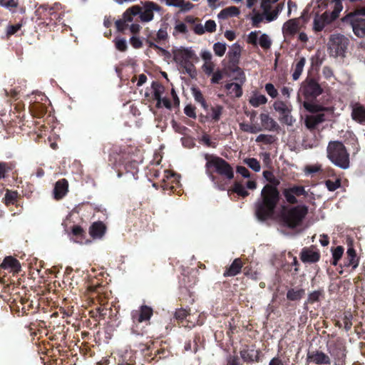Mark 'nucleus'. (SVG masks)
Returning <instances> with one entry per match:
<instances>
[{"label": "nucleus", "instance_id": "c756f323", "mask_svg": "<svg viewBox=\"0 0 365 365\" xmlns=\"http://www.w3.org/2000/svg\"><path fill=\"white\" fill-rule=\"evenodd\" d=\"M140 13V7L134 6L127 9L123 14V19L125 24L133 21V17Z\"/></svg>", "mask_w": 365, "mask_h": 365}, {"label": "nucleus", "instance_id": "4468645a", "mask_svg": "<svg viewBox=\"0 0 365 365\" xmlns=\"http://www.w3.org/2000/svg\"><path fill=\"white\" fill-rule=\"evenodd\" d=\"M160 6L153 1H145L143 4V8H140V18L141 21L148 22L153 19V12L160 11Z\"/></svg>", "mask_w": 365, "mask_h": 365}, {"label": "nucleus", "instance_id": "7ed1b4c3", "mask_svg": "<svg viewBox=\"0 0 365 365\" xmlns=\"http://www.w3.org/2000/svg\"><path fill=\"white\" fill-rule=\"evenodd\" d=\"M308 213L307 205H297L284 211L282 214L283 222L289 228L300 225Z\"/></svg>", "mask_w": 365, "mask_h": 365}, {"label": "nucleus", "instance_id": "ddd939ff", "mask_svg": "<svg viewBox=\"0 0 365 365\" xmlns=\"http://www.w3.org/2000/svg\"><path fill=\"white\" fill-rule=\"evenodd\" d=\"M320 252L316 247L312 245L302 249L299 257L304 263H315L320 259Z\"/></svg>", "mask_w": 365, "mask_h": 365}, {"label": "nucleus", "instance_id": "2f4dec72", "mask_svg": "<svg viewBox=\"0 0 365 365\" xmlns=\"http://www.w3.org/2000/svg\"><path fill=\"white\" fill-rule=\"evenodd\" d=\"M225 88L230 94H234L235 97L240 98L242 95V89L240 84L236 83H230L225 85Z\"/></svg>", "mask_w": 365, "mask_h": 365}, {"label": "nucleus", "instance_id": "603ef678", "mask_svg": "<svg viewBox=\"0 0 365 365\" xmlns=\"http://www.w3.org/2000/svg\"><path fill=\"white\" fill-rule=\"evenodd\" d=\"M215 66L213 62H205L202 66V69L207 76H210L214 72Z\"/></svg>", "mask_w": 365, "mask_h": 365}, {"label": "nucleus", "instance_id": "a19ab883", "mask_svg": "<svg viewBox=\"0 0 365 365\" xmlns=\"http://www.w3.org/2000/svg\"><path fill=\"white\" fill-rule=\"evenodd\" d=\"M213 51L217 56L222 57L226 51V43L217 42L213 45Z\"/></svg>", "mask_w": 365, "mask_h": 365}, {"label": "nucleus", "instance_id": "cd10ccee", "mask_svg": "<svg viewBox=\"0 0 365 365\" xmlns=\"http://www.w3.org/2000/svg\"><path fill=\"white\" fill-rule=\"evenodd\" d=\"M240 13V9L237 7L232 6L221 10L217 16L220 19H227L230 17L237 16Z\"/></svg>", "mask_w": 365, "mask_h": 365}, {"label": "nucleus", "instance_id": "49530a36", "mask_svg": "<svg viewBox=\"0 0 365 365\" xmlns=\"http://www.w3.org/2000/svg\"><path fill=\"white\" fill-rule=\"evenodd\" d=\"M260 33V31H252L249 34L247 38V43L249 44H252L254 46H257V40H258V34Z\"/></svg>", "mask_w": 365, "mask_h": 365}, {"label": "nucleus", "instance_id": "6e6552de", "mask_svg": "<svg viewBox=\"0 0 365 365\" xmlns=\"http://www.w3.org/2000/svg\"><path fill=\"white\" fill-rule=\"evenodd\" d=\"M349 40L341 34L331 35L329 39V49L334 56H344Z\"/></svg>", "mask_w": 365, "mask_h": 365}, {"label": "nucleus", "instance_id": "13d9d810", "mask_svg": "<svg viewBox=\"0 0 365 365\" xmlns=\"http://www.w3.org/2000/svg\"><path fill=\"white\" fill-rule=\"evenodd\" d=\"M184 113L189 117L195 118V107L191 105H187L184 108Z\"/></svg>", "mask_w": 365, "mask_h": 365}, {"label": "nucleus", "instance_id": "4be33fe9", "mask_svg": "<svg viewBox=\"0 0 365 365\" xmlns=\"http://www.w3.org/2000/svg\"><path fill=\"white\" fill-rule=\"evenodd\" d=\"M242 266L243 263L240 258L235 259L231 265L226 269L223 276L225 277L236 276L240 273Z\"/></svg>", "mask_w": 365, "mask_h": 365}, {"label": "nucleus", "instance_id": "f704fd0d", "mask_svg": "<svg viewBox=\"0 0 365 365\" xmlns=\"http://www.w3.org/2000/svg\"><path fill=\"white\" fill-rule=\"evenodd\" d=\"M240 356L243 361L248 364L254 362V350L242 349L240 352Z\"/></svg>", "mask_w": 365, "mask_h": 365}, {"label": "nucleus", "instance_id": "8fccbe9b", "mask_svg": "<svg viewBox=\"0 0 365 365\" xmlns=\"http://www.w3.org/2000/svg\"><path fill=\"white\" fill-rule=\"evenodd\" d=\"M115 48L120 51H125L127 49V43L123 38H115L114 40Z\"/></svg>", "mask_w": 365, "mask_h": 365}, {"label": "nucleus", "instance_id": "423d86ee", "mask_svg": "<svg viewBox=\"0 0 365 365\" xmlns=\"http://www.w3.org/2000/svg\"><path fill=\"white\" fill-rule=\"evenodd\" d=\"M304 108L312 115H307L304 120L306 127L309 130L315 129L321 123L325 120V115L318 113L321 110L322 107L311 102H304Z\"/></svg>", "mask_w": 365, "mask_h": 365}, {"label": "nucleus", "instance_id": "ea45409f", "mask_svg": "<svg viewBox=\"0 0 365 365\" xmlns=\"http://www.w3.org/2000/svg\"><path fill=\"white\" fill-rule=\"evenodd\" d=\"M192 94L195 98V100L197 102L200 103L204 108H207L206 102L204 99V97H203L201 91L197 88H192Z\"/></svg>", "mask_w": 365, "mask_h": 365}, {"label": "nucleus", "instance_id": "39448f33", "mask_svg": "<svg viewBox=\"0 0 365 365\" xmlns=\"http://www.w3.org/2000/svg\"><path fill=\"white\" fill-rule=\"evenodd\" d=\"M300 92L304 96L307 102H311L315 100L323 92V88L319 83L317 79L310 76L309 73L307 77L302 83Z\"/></svg>", "mask_w": 365, "mask_h": 365}, {"label": "nucleus", "instance_id": "5fc2aeb1", "mask_svg": "<svg viewBox=\"0 0 365 365\" xmlns=\"http://www.w3.org/2000/svg\"><path fill=\"white\" fill-rule=\"evenodd\" d=\"M16 196V192L7 191L4 197L5 203L6 205L13 204Z\"/></svg>", "mask_w": 365, "mask_h": 365}, {"label": "nucleus", "instance_id": "aec40b11", "mask_svg": "<svg viewBox=\"0 0 365 365\" xmlns=\"http://www.w3.org/2000/svg\"><path fill=\"white\" fill-rule=\"evenodd\" d=\"M241 54V48L237 43H235L227 53L228 61L232 67H237Z\"/></svg>", "mask_w": 365, "mask_h": 365}, {"label": "nucleus", "instance_id": "774afa93", "mask_svg": "<svg viewBox=\"0 0 365 365\" xmlns=\"http://www.w3.org/2000/svg\"><path fill=\"white\" fill-rule=\"evenodd\" d=\"M269 365H285V364L279 356H275L270 360Z\"/></svg>", "mask_w": 365, "mask_h": 365}, {"label": "nucleus", "instance_id": "e433bc0d", "mask_svg": "<svg viewBox=\"0 0 365 365\" xmlns=\"http://www.w3.org/2000/svg\"><path fill=\"white\" fill-rule=\"evenodd\" d=\"M276 140V137L272 135L260 134L256 138L257 143H263L266 145L272 144Z\"/></svg>", "mask_w": 365, "mask_h": 365}, {"label": "nucleus", "instance_id": "f3484780", "mask_svg": "<svg viewBox=\"0 0 365 365\" xmlns=\"http://www.w3.org/2000/svg\"><path fill=\"white\" fill-rule=\"evenodd\" d=\"M299 30V19H292L286 21L282 27V33L284 36H293Z\"/></svg>", "mask_w": 365, "mask_h": 365}, {"label": "nucleus", "instance_id": "79ce46f5", "mask_svg": "<svg viewBox=\"0 0 365 365\" xmlns=\"http://www.w3.org/2000/svg\"><path fill=\"white\" fill-rule=\"evenodd\" d=\"M259 44L263 49L267 50L271 47L272 41L267 34H263L259 37Z\"/></svg>", "mask_w": 365, "mask_h": 365}, {"label": "nucleus", "instance_id": "58836bf2", "mask_svg": "<svg viewBox=\"0 0 365 365\" xmlns=\"http://www.w3.org/2000/svg\"><path fill=\"white\" fill-rule=\"evenodd\" d=\"M245 163L251 169H252L255 172H259L260 170V164L259 162L254 158H246L244 160Z\"/></svg>", "mask_w": 365, "mask_h": 365}, {"label": "nucleus", "instance_id": "dca6fc26", "mask_svg": "<svg viewBox=\"0 0 365 365\" xmlns=\"http://www.w3.org/2000/svg\"><path fill=\"white\" fill-rule=\"evenodd\" d=\"M152 315V308L146 305L141 306L140 310H135L132 312L133 321L139 323L149 320Z\"/></svg>", "mask_w": 365, "mask_h": 365}, {"label": "nucleus", "instance_id": "6e6d98bb", "mask_svg": "<svg viewBox=\"0 0 365 365\" xmlns=\"http://www.w3.org/2000/svg\"><path fill=\"white\" fill-rule=\"evenodd\" d=\"M212 78H211V83H219L220 81L223 78V73L221 70H217L215 72H213L212 73Z\"/></svg>", "mask_w": 365, "mask_h": 365}, {"label": "nucleus", "instance_id": "473e14b6", "mask_svg": "<svg viewBox=\"0 0 365 365\" xmlns=\"http://www.w3.org/2000/svg\"><path fill=\"white\" fill-rule=\"evenodd\" d=\"M230 191L237 193V195L242 197H245L250 194L248 191L245 190V187L239 182H235L232 187L228 192Z\"/></svg>", "mask_w": 365, "mask_h": 365}, {"label": "nucleus", "instance_id": "a18cd8bd", "mask_svg": "<svg viewBox=\"0 0 365 365\" xmlns=\"http://www.w3.org/2000/svg\"><path fill=\"white\" fill-rule=\"evenodd\" d=\"M321 170H322V166H321V165H319V164L307 165L304 169V172H305L306 175H312L317 173H319Z\"/></svg>", "mask_w": 365, "mask_h": 365}, {"label": "nucleus", "instance_id": "3c124183", "mask_svg": "<svg viewBox=\"0 0 365 365\" xmlns=\"http://www.w3.org/2000/svg\"><path fill=\"white\" fill-rule=\"evenodd\" d=\"M352 319L353 316L351 313L346 314L343 317V323L344 329L348 331L351 329L352 327Z\"/></svg>", "mask_w": 365, "mask_h": 365}, {"label": "nucleus", "instance_id": "0eeeda50", "mask_svg": "<svg viewBox=\"0 0 365 365\" xmlns=\"http://www.w3.org/2000/svg\"><path fill=\"white\" fill-rule=\"evenodd\" d=\"M207 168H214L215 171L222 175L225 176L228 180H232L234 178V172L231 165L223 158L215 157L209 160L206 163Z\"/></svg>", "mask_w": 365, "mask_h": 365}, {"label": "nucleus", "instance_id": "0e129e2a", "mask_svg": "<svg viewBox=\"0 0 365 365\" xmlns=\"http://www.w3.org/2000/svg\"><path fill=\"white\" fill-rule=\"evenodd\" d=\"M115 26L118 31H123L127 26V24H125V21L122 19L115 21Z\"/></svg>", "mask_w": 365, "mask_h": 365}, {"label": "nucleus", "instance_id": "bf43d9fd", "mask_svg": "<svg viewBox=\"0 0 365 365\" xmlns=\"http://www.w3.org/2000/svg\"><path fill=\"white\" fill-rule=\"evenodd\" d=\"M161 1L165 2L169 6L182 8V0H161Z\"/></svg>", "mask_w": 365, "mask_h": 365}, {"label": "nucleus", "instance_id": "de8ad7c7", "mask_svg": "<svg viewBox=\"0 0 365 365\" xmlns=\"http://www.w3.org/2000/svg\"><path fill=\"white\" fill-rule=\"evenodd\" d=\"M325 185L329 191H335L341 186V180L336 179L335 181L327 180L325 181Z\"/></svg>", "mask_w": 365, "mask_h": 365}, {"label": "nucleus", "instance_id": "4d7b16f0", "mask_svg": "<svg viewBox=\"0 0 365 365\" xmlns=\"http://www.w3.org/2000/svg\"><path fill=\"white\" fill-rule=\"evenodd\" d=\"M264 16L262 14L257 13L255 14L252 18V26L258 28L259 27V24L263 21Z\"/></svg>", "mask_w": 365, "mask_h": 365}, {"label": "nucleus", "instance_id": "9b49d317", "mask_svg": "<svg viewBox=\"0 0 365 365\" xmlns=\"http://www.w3.org/2000/svg\"><path fill=\"white\" fill-rule=\"evenodd\" d=\"M282 195L287 202L290 205H295L298 203L297 197L300 196L306 197L307 195V192L304 186L293 185L283 189Z\"/></svg>", "mask_w": 365, "mask_h": 365}, {"label": "nucleus", "instance_id": "a211bd4d", "mask_svg": "<svg viewBox=\"0 0 365 365\" xmlns=\"http://www.w3.org/2000/svg\"><path fill=\"white\" fill-rule=\"evenodd\" d=\"M351 118L361 124L365 123V106L359 103H354L352 106Z\"/></svg>", "mask_w": 365, "mask_h": 365}, {"label": "nucleus", "instance_id": "f257e3e1", "mask_svg": "<svg viewBox=\"0 0 365 365\" xmlns=\"http://www.w3.org/2000/svg\"><path fill=\"white\" fill-rule=\"evenodd\" d=\"M280 200V193L278 188L266 184L260 194V197L255 204V213L260 221L271 218L275 212Z\"/></svg>", "mask_w": 365, "mask_h": 365}, {"label": "nucleus", "instance_id": "bb28decb", "mask_svg": "<svg viewBox=\"0 0 365 365\" xmlns=\"http://www.w3.org/2000/svg\"><path fill=\"white\" fill-rule=\"evenodd\" d=\"M106 231V227L101 222H94L90 227V235L94 238L101 237Z\"/></svg>", "mask_w": 365, "mask_h": 365}, {"label": "nucleus", "instance_id": "7c9ffc66", "mask_svg": "<svg viewBox=\"0 0 365 365\" xmlns=\"http://www.w3.org/2000/svg\"><path fill=\"white\" fill-rule=\"evenodd\" d=\"M282 9L283 4H279L276 6V8L272 11H269L270 9H267V11H264L266 20L269 22L275 20L277 18L279 14L282 10Z\"/></svg>", "mask_w": 365, "mask_h": 365}, {"label": "nucleus", "instance_id": "9d476101", "mask_svg": "<svg viewBox=\"0 0 365 365\" xmlns=\"http://www.w3.org/2000/svg\"><path fill=\"white\" fill-rule=\"evenodd\" d=\"M273 107L276 111L279 113V120L282 123L289 126H292L295 122V119L291 115L292 106L287 105L282 101H275Z\"/></svg>", "mask_w": 365, "mask_h": 365}, {"label": "nucleus", "instance_id": "680f3d73", "mask_svg": "<svg viewBox=\"0 0 365 365\" xmlns=\"http://www.w3.org/2000/svg\"><path fill=\"white\" fill-rule=\"evenodd\" d=\"M130 42L132 46L135 48H139L143 45L142 41L136 36L131 37L130 39Z\"/></svg>", "mask_w": 365, "mask_h": 365}, {"label": "nucleus", "instance_id": "20e7f679", "mask_svg": "<svg viewBox=\"0 0 365 365\" xmlns=\"http://www.w3.org/2000/svg\"><path fill=\"white\" fill-rule=\"evenodd\" d=\"M327 351L333 359L334 365H344L347 349L345 341L338 337L327 344Z\"/></svg>", "mask_w": 365, "mask_h": 365}, {"label": "nucleus", "instance_id": "b1692460", "mask_svg": "<svg viewBox=\"0 0 365 365\" xmlns=\"http://www.w3.org/2000/svg\"><path fill=\"white\" fill-rule=\"evenodd\" d=\"M324 297V289L321 288L317 290L313 291L308 294L307 299L304 302V309H307V304H313L319 302Z\"/></svg>", "mask_w": 365, "mask_h": 365}, {"label": "nucleus", "instance_id": "338daca9", "mask_svg": "<svg viewBox=\"0 0 365 365\" xmlns=\"http://www.w3.org/2000/svg\"><path fill=\"white\" fill-rule=\"evenodd\" d=\"M21 24H16L9 26L7 29V34L9 35H11L17 32L21 29Z\"/></svg>", "mask_w": 365, "mask_h": 365}, {"label": "nucleus", "instance_id": "393cba45", "mask_svg": "<svg viewBox=\"0 0 365 365\" xmlns=\"http://www.w3.org/2000/svg\"><path fill=\"white\" fill-rule=\"evenodd\" d=\"M260 120L264 129L269 130H277L279 128L277 123L271 118L269 114L261 113Z\"/></svg>", "mask_w": 365, "mask_h": 365}, {"label": "nucleus", "instance_id": "09e8293b", "mask_svg": "<svg viewBox=\"0 0 365 365\" xmlns=\"http://www.w3.org/2000/svg\"><path fill=\"white\" fill-rule=\"evenodd\" d=\"M0 4L1 6L13 11L17 7L18 2L16 0H0Z\"/></svg>", "mask_w": 365, "mask_h": 365}, {"label": "nucleus", "instance_id": "4c0bfd02", "mask_svg": "<svg viewBox=\"0 0 365 365\" xmlns=\"http://www.w3.org/2000/svg\"><path fill=\"white\" fill-rule=\"evenodd\" d=\"M267 99L264 95H258L251 98L250 100V104L254 107H258L261 105L265 104Z\"/></svg>", "mask_w": 365, "mask_h": 365}, {"label": "nucleus", "instance_id": "c9c22d12", "mask_svg": "<svg viewBox=\"0 0 365 365\" xmlns=\"http://www.w3.org/2000/svg\"><path fill=\"white\" fill-rule=\"evenodd\" d=\"M344 254V248L342 246H337L332 250V262L333 265H336L339 260Z\"/></svg>", "mask_w": 365, "mask_h": 365}, {"label": "nucleus", "instance_id": "864d4df0", "mask_svg": "<svg viewBox=\"0 0 365 365\" xmlns=\"http://www.w3.org/2000/svg\"><path fill=\"white\" fill-rule=\"evenodd\" d=\"M265 91L272 98L277 96L278 92L272 83H268L265 85Z\"/></svg>", "mask_w": 365, "mask_h": 365}, {"label": "nucleus", "instance_id": "6ab92c4d", "mask_svg": "<svg viewBox=\"0 0 365 365\" xmlns=\"http://www.w3.org/2000/svg\"><path fill=\"white\" fill-rule=\"evenodd\" d=\"M359 265V258L356 255L355 249L350 246L346 251V257L344 259V267H351L352 269H355Z\"/></svg>", "mask_w": 365, "mask_h": 365}, {"label": "nucleus", "instance_id": "72a5a7b5", "mask_svg": "<svg viewBox=\"0 0 365 365\" xmlns=\"http://www.w3.org/2000/svg\"><path fill=\"white\" fill-rule=\"evenodd\" d=\"M199 61V58L195 54L194 51L191 48H184V62H195Z\"/></svg>", "mask_w": 365, "mask_h": 365}, {"label": "nucleus", "instance_id": "1a4fd4ad", "mask_svg": "<svg viewBox=\"0 0 365 365\" xmlns=\"http://www.w3.org/2000/svg\"><path fill=\"white\" fill-rule=\"evenodd\" d=\"M343 22L351 26L354 34L359 38L365 36V19L356 14L350 13L342 19Z\"/></svg>", "mask_w": 365, "mask_h": 365}, {"label": "nucleus", "instance_id": "412c9836", "mask_svg": "<svg viewBox=\"0 0 365 365\" xmlns=\"http://www.w3.org/2000/svg\"><path fill=\"white\" fill-rule=\"evenodd\" d=\"M68 188V183L66 179H62L56 182L53 190V195L55 199L59 200L63 197Z\"/></svg>", "mask_w": 365, "mask_h": 365}, {"label": "nucleus", "instance_id": "2eb2a0df", "mask_svg": "<svg viewBox=\"0 0 365 365\" xmlns=\"http://www.w3.org/2000/svg\"><path fill=\"white\" fill-rule=\"evenodd\" d=\"M151 88L154 98L157 101V106L158 107L164 106L167 108H170L171 107L170 102L166 98L163 97V94L165 91L164 87L158 82H153Z\"/></svg>", "mask_w": 365, "mask_h": 365}, {"label": "nucleus", "instance_id": "f03ea898", "mask_svg": "<svg viewBox=\"0 0 365 365\" xmlns=\"http://www.w3.org/2000/svg\"><path fill=\"white\" fill-rule=\"evenodd\" d=\"M327 158L337 167L346 170L349 168V153L342 142L330 141L327 148Z\"/></svg>", "mask_w": 365, "mask_h": 365}, {"label": "nucleus", "instance_id": "5701e85b", "mask_svg": "<svg viewBox=\"0 0 365 365\" xmlns=\"http://www.w3.org/2000/svg\"><path fill=\"white\" fill-rule=\"evenodd\" d=\"M305 63L306 58L304 56L298 57L294 60L292 65L293 73L292 75L294 81H297L299 78Z\"/></svg>", "mask_w": 365, "mask_h": 365}, {"label": "nucleus", "instance_id": "e2e57ef3", "mask_svg": "<svg viewBox=\"0 0 365 365\" xmlns=\"http://www.w3.org/2000/svg\"><path fill=\"white\" fill-rule=\"evenodd\" d=\"M237 172L240 174L244 178H249L250 177V171L244 166H237Z\"/></svg>", "mask_w": 365, "mask_h": 365}, {"label": "nucleus", "instance_id": "c85d7f7f", "mask_svg": "<svg viewBox=\"0 0 365 365\" xmlns=\"http://www.w3.org/2000/svg\"><path fill=\"white\" fill-rule=\"evenodd\" d=\"M305 294V290L302 288H290L287 292V299L289 301H299Z\"/></svg>", "mask_w": 365, "mask_h": 365}, {"label": "nucleus", "instance_id": "f8f14e48", "mask_svg": "<svg viewBox=\"0 0 365 365\" xmlns=\"http://www.w3.org/2000/svg\"><path fill=\"white\" fill-rule=\"evenodd\" d=\"M307 361L317 365H330L331 364V359L322 351L315 350L308 351Z\"/></svg>", "mask_w": 365, "mask_h": 365}, {"label": "nucleus", "instance_id": "37998d69", "mask_svg": "<svg viewBox=\"0 0 365 365\" xmlns=\"http://www.w3.org/2000/svg\"><path fill=\"white\" fill-rule=\"evenodd\" d=\"M192 63L184 62V72L187 73L192 78H194L197 76V71Z\"/></svg>", "mask_w": 365, "mask_h": 365}, {"label": "nucleus", "instance_id": "a878e982", "mask_svg": "<svg viewBox=\"0 0 365 365\" xmlns=\"http://www.w3.org/2000/svg\"><path fill=\"white\" fill-rule=\"evenodd\" d=\"M1 267L3 269H11V271L15 272H18L21 269L19 261L11 256L5 257Z\"/></svg>", "mask_w": 365, "mask_h": 365}, {"label": "nucleus", "instance_id": "052dcab7", "mask_svg": "<svg viewBox=\"0 0 365 365\" xmlns=\"http://www.w3.org/2000/svg\"><path fill=\"white\" fill-rule=\"evenodd\" d=\"M205 29L206 31L212 33L216 31V24L213 20H208L205 22Z\"/></svg>", "mask_w": 365, "mask_h": 365}, {"label": "nucleus", "instance_id": "c03bdc74", "mask_svg": "<svg viewBox=\"0 0 365 365\" xmlns=\"http://www.w3.org/2000/svg\"><path fill=\"white\" fill-rule=\"evenodd\" d=\"M223 108L222 106H216L215 107H212V119L217 122L220 119V116L222 113Z\"/></svg>", "mask_w": 365, "mask_h": 365}, {"label": "nucleus", "instance_id": "69168bd1", "mask_svg": "<svg viewBox=\"0 0 365 365\" xmlns=\"http://www.w3.org/2000/svg\"><path fill=\"white\" fill-rule=\"evenodd\" d=\"M227 365H240L239 357L237 356H230L227 359Z\"/></svg>", "mask_w": 365, "mask_h": 365}]
</instances>
